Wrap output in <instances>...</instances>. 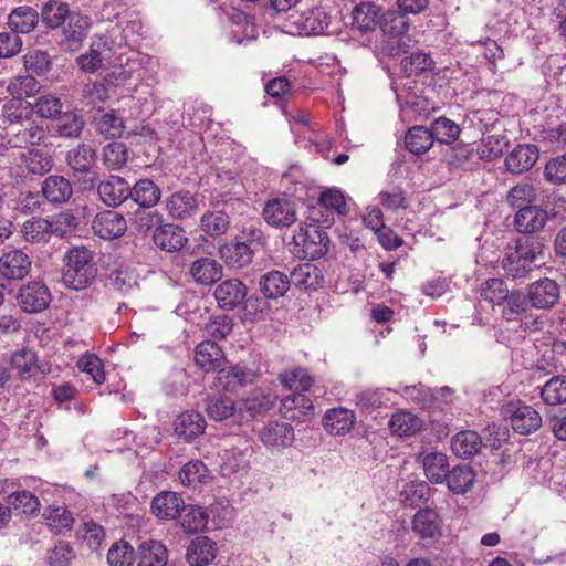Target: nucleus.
I'll return each mask as SVG.
<instances>
[{"label": "nucleus", "instance_id": "nucleus-1", "mask_svg": "<svg viewBox=\"0 0 566 566\" xmlns=\"http://www.w3.org/2000/svg\"><path fill=\"white\" fill-rule=\"evenodd\" d=\"M64 260L63 281L69 287L82 290L94 281L97 270L88 249L84 247L70 249Z\"/></svg>", "mask_w": 566, "mask_h": 566}, {"label": "nucleus", "instance_id": "nucleus-2", "mask_svg": "<svg viewBox=\"0 0 566 566\" xmlns=\"http://www.w3.org/2000/svg\"><path fill=\"white\" fill-rule=\"evenodd\" d=\"M289 32L300 35L334 34L338 22L323 7H315L302 12L292 13L286 23Z\"/></svg>", "mask_w": 566, "mask_h": 566}, {"label": "nucleus", "instance_id": "nucleus-3", "mask_svg": "<svg viewBox=\"0 0 566 566\" xmlns=\"http://www.w3.org/2000/svg\"><path fill=\"white\" fill-rule=\"evenodd\" d=\"M118 32V28H112L106 34L93 38L88 51L77 59L80 69L94 73L105 64H111L113 52L127 43V38L117 39Z\"/></svg>", "mask_w": 566, "mask_h": 566}, {"label": "nucleus", "instance_id": "nucleus-4", "mask_svg": "<svg viewBox=\"0 0 566 566\" xmlns=\"http://www.w3.org/2000/svg\"><path fill=\"white\" fill-rule=\"evenodd\" d=\"M329 238L317 224L301 223L290 242L292 253L300 259H319L328 251Z\"/></svg>", "mask_w": 566, "mask_h": 566}, {"label": "nucleus", "instance_id": "nucleus-5", "mask_svg": "<svg viewBox=\"0 0 566 566\" xmlns=\"http://www.w3.org/2000/svg\"><path fill=\"white\" fill-rule=\"evenodd\" d=\"M543 253V244L535 238L525 237L516 241L514 251L502 261L503 269L513 277L525 275L528 265Z\"/></svg>", "mask_w": 566, "mask_h": 566}, {"label": "nucleus", "instance_id": "nucleus-6", "mask_svg": "<svg viewBox=\"0 0 566 566\" xmlns=\"http://www.w3.org/2000/svg\"><path fill=\"white\" fill-rule=\"evenodd\" d=\"M18 168L21 176H44L53 168L50 153L41 148H29L19 154Z\"/></svg>", "mask_w": 566, "mask_h": 566}, {"label": "nucleus", "instance_id": "nucleus-7", "mask_svg": "<svg viewBox=\"0 0 566 566\" xmlns=\"http://www.w3.org/2000/svg\"><path fill=\"white\" fill-rule=\"evenodd\" d=\"M18 302L23 312L39 313L50 305L51 293L42 282H30L20 289Z\"/></svg>", "mask_w": 566, "mask_h": 566}, {"label": "nucleus", "instance_id": "nucleus-8", "mask_svg": "<svg viewBox=\"0 0 566 566\" xmlns=\"http://www.w3.org/2000/svg\"><path fill=\"white\" fill-rule=\"evenodd\" d=\"M262 216L266 223L274 228H289L297 220L294 202L281 198L269 200Z\"/></svg>", "mask_w": 566, "mask_h": 566}, {"label": "nucleus", "instance_id": "nucleus-9", "mask_svg": "<svg viewBox=\"0 0 566 566\" xmlns=\"http://www.w3.org/2000/svg\"><path fill=\"white\" fill-rule=\"evenodd\" d=\"M92 229L102 239H114L125 233L127 223L117 211L105 210L94 217Z\"/></svg>", "mask_w": 566, "mask_h": 566}, {"label": "nucleus", "instance_id": "nucleus-10", "mask_svg": "<svg viewBox=\"0 0 566 566\" xmlns=\"http://www.w3.org/2000/svg\"><path fill=\"white\" fill-rule=\"evenodd\" d=\"M262 443L271 450H280L290 447L294 441V429L287 422L273 421L261 431Z\"/></svg>", "mask_w": 566, "mask_h": 566}, {"label": "nucleus", "instance_id": "nucleus-11", "mask_svg": "<svg viewBox=\"0 0 566 566\" xmlns=\"http://www.w3.org/2000/svg\"><path fill=\"white\" fill-rule=\"evenodd\" d=\"M219 307L234 310L247 297V286L237 279L226 280L218 284L213 292Z\"/></svg>", "mask_w": 566, "mask_h": 566}, {"label": "nucleus", "instance_id": "nucleus-12", "mask_svg": "<svg viewBox=\"0 0 566 566\" xmlns=\"http://www.w3.org/2000/svg\"><path fill=\"white\" fill-rule=\"evenodd\" d=\"M442 520L432 509L419 510L412 518V531L421 539H437L441 535Z\"/></svg>", "mask_w": 566, "mask_h": 566}, {"label": "nucleus", "instance_id": "nucleus-13", "mask_svg": "<svg viewBox=\"0 0 566 566\" xmlns=\"http://www.w3.org/2000/svg\"><path fill=\"white\" fill-rule=\"evenodd\" d=\"M317 205L319 208L326 209V216L317 218L311 216V219L316 223H323L329 227L333 223V214H345L346 213V200L344 193L336 188H327L321 192Z\"/></svg>", "mask_w": 566, "mask_h": 566}, {"label": "nucleus", "instance_id": "nucleus-14", "mask_svg": "<svg viewBox=\"0 0 566 566\" xmlns=\"http://www.w3.org/2000/svg\"><path fill=\"white\" fill-rule=\"evenodd\" d=\"M527 297L534 307H552L559 298V286L551 279L538 280L530 285Z\"/></svg>", "mask_w": 566, "mask_h": 566}, {"label": "nucleus", "instance_id": "nucleus-15", "mask_svg": "<svg viewBox=\"0 0 566 566\" xmlns=\"http://www.w3.org/2000/svg\"><path fill=\"white\" fill-rule=\"evenodd\" d=\"M510 412L511 426L520 434H531L542 426L539 412L531 406L517 405Z\"/></svg>", "mask_w": 566, "mask_h": 566}, {"label": "nucleus", "instance_id": "nucleus-16", "mask_svg": "<svg viewBox=\"0 0 566 566\" xmlns=\"http://www.w3.org/2000/svg\"><path fill=\"white\" fill-rule=\"evenodd\" d=\"M30 269V258L20 250H10L0 258V273L7 279L21 280Z\"/></svg>", "mask_w": 566, "mask_h": 566}, {"label": "nucleus", "instance_id": "nucleus-17", "mask_svg": "<svg viewBox=\"0 0 566 566\" xmlns=\"http://www.w3.org/2000/svg\"><path fill=\"white\" fill-rule=\"evenodd\" d=\"M90 27L91 19L87 15L77 12L71 13L63 32V45L70 51L77 50L86 38Z\"/></svg>", "mask_w": 566, "mask_h": 566}, {"label": "nucleus", "instance_id": "nucleus-18", "mask_svg": "<svg viewBox=\"0 0 566 566\" xmlns=\"http://www.w3.org/2000/svg\"><path fill=\"white\" fill-rule=\"evenodd\" d=\"M196 365L205 373L218 371L226 364V358L216 342H202L196 347Z\"/></svg>", "mask_w": 566, "mask_h": 566}, {"label": "nucleus", "instance_id": "nucleus-19", "mask_svg": "<svg viewBox=\"0 0 566 566\" xmlns=\"http://www.w3.org/2000/svg\"><path fill=\"white\" fill-rule=\"evenodd\" d=\"M217 545L207 536L192 539L187 548L186 559L190 566H208L217 556Z\"/></svg>", "mask_w": 566, "mask_h": 566}, {"label": "nucleus", "instance_id": "nucleus-20", "mask_svg": "<svg viewBox=\"0 0 566 566\" xmlns=\"http://www.w3.org/2000/svg\"><path fill=\"white\" fill-rule=\"evenodd\" d=\"M537 159L538 149L535 145H518L506 156L505 166L512 174H522L531 169Z\"/></svg>", "mask_w": 566, "mask_h": 566}, {"label": "nucleus", "instance_id": "nucleus-21", "mask_svg": "<svg viewBox=\"0 0 566 566\" xmlns=\"http://www.w3.org/2000/svg\"><path fill=\"white\" fill-rule=\"evenodd\" d=\"M101 200L107 206H119L129 197V185L119 176H109L97 188Z\"/></svg>", "mask_w": 566, "mask_h": 566}, {"label": "nucleus", "instance_id": "nucleus-22", "mask_svg": "<svg viewBox=\"0 0 566 566\" xmlns=\"http://www.w3.org/2000/svg\"><path fill=\"white\" fill-rule=\"evenodd\" d=\"M153 240L158 248L167 252L179 251L187 242L185 231L171 223L157 227Z\"/></svg>", "mask_w": 566, "mask_h": 566}, {"label": "nucleus", "instance_id": "nucleus-23", "mask_svg": "<svg viewBox=\"0 0 566 566\" xmlns=\"http://www.w3.org/2000/svg\"><path fill=\"white\" fill-rule=\"evenodd\" d=\"M252 374L241 366H231L226 368L224 365L217 371L213 381V388L217 390L233 391L240 386L251 381Z\"/></svg>", "mask_w": 566, "mask_h": 566}, {"label": "nucleus", "instance_id": "nucleus-24", "mask_svg": "<svg viewBox=\"0 0 566 566\" xmlns=\"http://www.w3.org/2000/svg\"><path fill=\"white\" fill-rule=\"evenodd\" d=\"M355 422L356 416L354 411L343 407L329 409L323 417L324 428L334 436L349 432Z\"/></svg>", "mask_w": 566, "mask_h": 566}, {"label": "nucleus", "instance_id": "nucleus-25", "mask_svg": "<svg viewBox=\"0 0 566 566\" xmlns=\"http://www.w3.org/2000/svg\"><path fill=\"white\" fill-rule=\"evenodd\" d=\"M184 500L175 492L164 491L151 501L153 513L161 520H174L184 507Z\"/></svg>", "mask_w": 566, "mask_h": 566}, {"label": "nucleus", "instance_id": "nucleus-26", "mask_svg": "<svg viewBox=\"0 0 566 566\" xmlns=\"http://www.w3.org/2000/svg\"><path fill=\"white\" fill-rule=\"evenodd\" d=\"M547 221L545 210L534 206L522 207L514 220V224L518 232L535 233L544 228Z\"/></svg>", "mask_w": 566, "mask_h": 566}, {"label": "nucleus", "instance_id": "nucleus-27", "mask_svg": "<svg viewBox=\"0 0 566 566\" xmlns=\"http://www.w3.org/2000/svg\"><path fill=\"white\" fill-rule=\"evenodd\" d=\"M41 191L49 202L55 205L67 202L73 195L70 181L56 175L49 176L43 180Z\"/></svg>", "mask_w": 566, "mask_h": 566}, {"label": "nucleus", "instance_id": "nucleus-28", "mask_svg": "<svg viewBox=\"0 0 566 566\" xmlns=\"http://www.w3.org/2000/svg\"><path fill=\"white\" fill-rule=\"evenodd\" d=\"M166 209L174 219H185L198 210L197 198L189 191H177L166 200Z\"/></svg>", "mask_w": 566, "mask_h": 566}, {"label": "nucleus", "instance_id": "nucleus-29", "mask_svg": "<svg viewBox=\"0 0 566 566\" xmlns=\"http://www.w3.org/2000/svg\"><path fill=\"white\" fill-rule=\"evenodd\" d=\"M280 411L286 419L302 421L312 415L313 402L302 394L290 395L281 400Z\"/></svg>", "mask_w": 566, "mask_h": 566}, {"label": "nucleus", "instance_id": "nucleus-30", "mask_svg": "<svg viewBox=\"0 0 566 566\" xmlns=\"http://www.w3.org/2000/svg\"><path fill=\"white\" fill-rule=\"evenodd\" d=\"M353 25L360 31H373L380 24L381 8L375 3L363 2L353 10Z\"/></svg>", "mask_w": 566, "mask_h": 566}, {"label": "nucleus", "instance_id": "nucleus-31", "mask_svg": "<svg viewBox=\"0 0 566 566\" xmlns=\"http://www.w3.org/2000/svg\"><path fill=\"white\" fill-rule=\"evenodd\" d=\"M388 424L391 433L405 437L419 432L423 427V420L410 411L400 410L391 416Z\"/></svg>", "mask_w": 566, "mask_h": 566}, {"label": "nucleus", "instance_id": "nucleus-32", "mask_svg": "<svg viewBox=\"0 0 566 566\" xmlns=\"http://www.w3.org/2000/svg\"><path fill=\"white\" fill-rule=\"evenodd\" d=\"M137 566H165L168 553L159 541L148 539L138 547Z\"/></svg>", "mask_w": 566, "mask_h": 566}, {"label": "nucleus", "instance_id": "nucleus-33", "mask_svg": "<svg viewBox=\"0 0 566 566\" xmlns=\"http://www.w3.org/2000/svg\"><path fill=\"white\" fill-rule=\"evenodd\" d=\"M206 421L196 411H186L178 416L175 421V432L187 440L193 439L203 433Z\"/></svg>", "mask_w": 566, "mask_h": 566}, {"label": "nucleus", "instance_id": "nucleus-34", "mask_svg": "<svg viewBox=\"0 0 566 566\" xmlns=\"http://www.w3.org/2000/svg\"><path fill=\"white\" fill-rule=\"evenodd\" d=\"M42 516L48 527L55 534L70 531L74 524L73 514L62 505H50L45 507Z\"/></svg>", "mask_w": 566, "mask_h": 566}, {"label": "nucleus", "instance_id": "nucleus-35", "mask_svg": "<svg viewBox=\"0 0 566 566\" xmlns=\"http://www.w3.org/2000/svg\"><path fill=\"white\" fill-rule=\"evenodd\" d=\"M427 479L434 484L442 483L449 474L448 458L442 452H430L422 459Z\"/></svg>", "mask_w": 566, "mask_h": 566}, {"label": "nucleus", "instance_id": "nucleus-36", "mask_svg": "<svg viewBox=\"0 0 566 566\" xmlns=\"http://www.w3.org/2000/svg\"><path fill=\"white\" fill-rule=\"evenodd\" d=\"M220 255L232 268H243L252 261V250L247 242L232 241L220 249Z\"/></svg>", "mask_w": 566, "mask_h": 566}, {"label": "nucleus", "instance_id": "nucleus-37", "mask_svg": "<svg viewBox=\"0 0 566 566\" xmlns=\"http://www.w3.org/2000/svg\"><path fill=\"white\" fill-rule=\"evenodd\" d=\"M322 282V271L312 263L300 264L291 272V283L304 290H316Z\"/></svg>", "mask_w": 566, "mask_h": 566}, {"label": "nucleus", "instance_id": "nucleus-38", "mask_svg": "<svg viewBox=\"0 0 566 566\" xmlns=\"http://www.w3.org/2000/svg\"><path fill=\"white\" fill-rule=\"evenodd\" d=\"M482 446L480 436L472 430L460 431L451 441V449L459 458H470L475 455Z\"/></svg>", "mask_w": 566, "mask_h": 566}, {"label": "nucleus", "instance_id": "nucleus-39", "mask_svg": "<svg viewBox=\"0 0 566 566\" xmlns=\"http://www.w3.org/2000/svg\"><path fill=\"white\" fill-rule=\"evenodd\" d=\"M190 273L196 282L208 285L221 279L222 268L213 259L201 258L192 263Z\"/></svg>", "mask_w": 566, "mask_h": 566}, {"label": "nucleus", "instance_id": "nucleus-40", "mask_svg": "<svg viewBox=\"0 0 566 566\" xmlns=\"http://www.w3.org/2000/svg\"><path fill=\"white\" fill-rule=\"evenodd\" d=\"M38 12L28 6L14 9L8 19V24L14 33H29L38 24Z\"/></svg>", "mask_w": 566, "mask_h": 566}, {"label": "nucleus", "instance_id": "nucleus-41", "mask_svg": "<svg viewBox=\"0 0 566 566\" xmlns=\"http://www.w3.org/2000/svg\"><path fill=\"white\" fill-rule=\"evenodd\" d=\"M160 189L154 181L142 179L129 188V197L143 208L155 206L160 199Z\"/></svg>", "mask_w": 566, "mask_h": 566}, {"label": "nucleus", "instance_id": "nucleus-42", "mask_svg": "<svg viewBox=\"0 0 566 566\" xmlns=\"http://www.w3.org/2000/svg\"><path fill=\"white\" fill-rule=\"evenodd\" d=\"M290 284L291 279L284 273L271 271L260 281V290L266 298H277L287 292Z\"/></svg>", "mask_w": 566, "mask_h": 566}, {"label": "nucleus", "instance_id": "nucleus-43", "mask_svg": "<svg viewBox=\"0 0 566 566\" xmlns=\"http://www.w3.org/2000/svg\"><path fill=\"white\" fill-rule=\"evenodd\" d=\"M565 346L563 340H554L545 345L536 359V368L545 374H552L560 364V356H564Z\"/></svg>", "mask_w": 566, "mask_h": 566}, {"label": "nucleus", "instance_id": "nucleus-44", "mask_svg": "<svg viewBox=\"0 0 566 566\" xmlns=\"http://www.w3.org/2000/svg\"><path fill=\"white\" fill-rule=\"evenodd\" d=\"M10 365L21 378H31L39 369L36 353L30 348L19 349L12 354Z\"/></svg>", "mask_w": 566, "mask_h": 566}, {"label": "nucleus", "instance_id": "nucleus-45", "mask_svg": "<svg viewBox=\"0 0 566 566\" xmlns=\"http://www.w3.org/2000/svg\"><path fill=\"white\" fill-rule=\"evenodd\" d=\"M431 130L423 126L411 127L405 136L406 148L416 155L424 154L433 145Z\"/></svg>", "mask_w": 566, "mask_h": 566}, {"label": "nucleus", "instance_id": "nucleus-46", "mask_svg": "<svg viewBox=\"0 0 566 566\" xmlns=\"http://www.w3.org/2000/svg\"><path fill=\"white\" fill-rule=\"evenodd\" d=\"M20 233L29 243H46L51 238L49 219L31 218L21 226Z\"/></svg>", "mask_w": 566, "mask_h": 566}, {"label": "nucleus", "instance_id": "nucleus-47", "mask_svg": "<svg viewBox=\"0 0 566 566\" xmlns=\"http://www.w3.org/2000/svg\"><path fill=\"white\" fill-rule=\"evenodd\" d=\"M205 409L210 419L223 421L233 416L235 403L228 396H210L205 400Z\"/></svg>", "mask_w": 566, "mask_h": 566}, {"label": "nucleus", "instance_id": "nucleus-48", "mask_svg": "<svg viewBox=\"0 0 566 566\" xmlns=\"http://www.w3.org/2000/svg\"><path fill=\"white\" fill-rule=\"evenodd\" d=\"M379 28L392 38L402 36L409 30V21L400 11L388 10L382 12Z\"/></svg>", "mask_w": 566, "mask_h": 566}, {"label": "nucleus", "instance_id": "nucleus-49", "mask_svg": "<svg viewBox=\"0 0 566 566\" xmlns=\"http://www.w3.org/2000/svg\"><path fill=\"white\" fill-rule=\"evenodd\" d=\"M66 160L74 171L87 172L94 164L95 150L90 145H78L67 153Z\"/></svg>", "mask_w": 566, "mask_h": 566}, {"label": "nucleus", "instance_id": "nucleus-50", "mask_svg": "<svg viewBox=\"0 0 566 566\" xmlns=\"http://www.w3.org/2000/svg\"><path fill=\"white\" fill-rule=\"evenodd\" d=\"M446 480L450 491L462 494L473 485L475 474L469 465H459L449 472Z\"/></svg>", "mask_w": 566, "mask_h": 566}, {"label": "nucleus", "instance_id": "nucleus-51", "mask_svg": "<svg viewBox=\"0 0 566 566\" xmlns=\"http://www.w3.org/2000/svg\"><path fill=\"white\" fill-rule=\"evenodd\" d=\"M541 397L546 405L557 406L566 402V376L551 378L542 388Z\"/></svg>", "mask_w": 566, "mask_h": 566}, {"label": "nucleus", "instance_id": "nucleus-52", "mask_svg": "<svg viewBox=\"0 0 566 566\" xmlns=\"http://www.w3.org/2000/svg\"><path fill=\"white\" fill-rule=\"evenodd\" d=\"M230 218L223 211H208L200 219L201 230L210 237H218L227 232Z\"/></svg>", "mask_w": 566, "mask_h": 566}, {"label": "nucleus", "instance_id": "nucleus-53", "mask_svg": "<svg viewBox=\"0 0 566 566\" xmlns=\"http://www.w3.org/2000/svg\"><path fill=\"white\" fill-rule=\"evenodd\" d=\"M10 505L27 515H35L39 513L41 503L36 495L27 490L11 493L8 496Z\"/></svg>", "mask_w": 566, "mask_h": 566}, {"label": "nucleus", "instance_id": "nucleus-54", "mask_svg": "<svg viewBox=\"0 0 566 566\" xmlns=\"http://www.w3.org/2000/svg\"><path fill=\"white\" fill-rule=\"evenodd\" d=\"M66 17H70L69 6L64 2L51 0L42 9L43 22L51 29L61 27Z\"/></svg>", "mask_w": 566, "mask_h": 566}, {"label": "nucleus", "instance_id": "nucleus-55", "mask_svg": "<svg viewBox=\"0 0 566 566\" xmlns=\"http://www.w3.org/2000/svg\"><path fill=\"white\" fill-rule=\"evenodd\" d=\"M280 380L286 389L295 391H306L313 385V378L302 368H294L280 374Z\"/></svg>", "mask_w": 566, "mask_h": 566}, {"label": "nucleus", "instance_id": "nucleus-56", "mask_svg": "<svg viewBox=\"0 0 566 566\" xmlns=\"http://www.w3.org/2000/svg\"><path fill=\"white\" fill-rule=\"evenodd\" d=\"M431 134L434 140L442 144L453 143L460 135V127L447 117H439L431 124Z\"/></svg>", "mask_w": 566, "mask_h": 566}, {"label": "nucleus", "instance_id": "nucleus-57", "mask_svg": "<svg viewBox=\"0 0 566 566\" xmlns=\"http://www.w3.org/2000/svg\"><path fill=\"white\" fill-rule=\"evenodd\" d=\"M33 108L30 103L24 102L22 98H11L4 103L2 107L3 117L10 124H19L28 119L32 114Z\"/></svg>", "mask_w": 566, "mask_h": 566}, {"label": "nucleus", "instance_id": "nucleus-58", "mask_svg": "<svg viewBox=\"0 0 566 566\" xmlns=\"http://www.w3.org/2000/svg\"><path fill=\"white\" fill-rule=\"evenodd\" d=\"M208 478L209 470L199 460L186 463L179 472V479L181 483L188 486H195L198 483H205Z\"/></svg>", "mask_w": 566, "mask_h": 566}, {"label": "nucleus", "instance_id": "nucleus-59", "mask_svg": "<svg viewBox=\"0 0 566 566\" xmlns=\"http://www.w3.org/2000/svg\"><path fill=\"white\" fill-rule=\"evenodd\" d=\"M185 514L181 517V526L188 533L202 531L208 523V514L200 506H185L182 507Z\"/></svg>", "mask_w": 566, "mask_h": 566}, {"label": "nucleus", "instance_id": "nucleus-60", "mask_svg": "<svg viewBox=\"0 0 566 566\" xmlns=\"http://www.w3.org/2000/svg\"><path fill=\"white\" fill-rule=\"evenodd\" d=\"M135 560V551L133 546L119 541L114 543L107 553V562L109 566H132Z\"/></svg>", "mask_w": 566, "mask_h": 566}, {"label": "nucleus", "instance_id": "nucleus-61", "mask_svg": "<svg viewBox=\"0 0 566 566\" xmlns=\"http://www.w3.org/2000/svg\"><path fill=\"white\" fill-rule=\"evenodd\" d=\"M103 160L111 170L123 168L128 160V149L123 143L114 142L105 146Z\"/></svg>", "mask_w": 566, "mask_h": 566}, {"label": "nucleus", "instance_id": "nucleus-62", "mask_svg": "<svg viewBox=\"0 0 566 566\" xmlns=\"http://www.w3.org/2000/svg\"><path fill=\"white\" fill-rule=\"evenodd\" d=\"M39 82L30 75L15 76L9 82L7 86V91L15 98L33 96L39 92Z\"/></svg>", "mask_w": 566, "mask_h": 566}, {"label": "nucleus", "instance_id": "nucleus-63", "mask_svg": "<svg viewBox=\"0 0 566 566\" xmlns=\"http://www.w3.org/2000/svg\"><path fill=\"white\" fill-rule=\"evenodd\" d=\"M389 389H366L356 395V403L365 409H375L386 406L389 401Z\"/></svg>", "mask_w": 566, "mask_h": 566}, {"label": "nucleus", "instance_id": "nucleus-64", "mask_svg": "<svg viewBox=\"0 0 566 566\" xmlns=\"http://www.w3.org/2000/svg\"><path fill=\"white\" fill-rule=\"evenodd\" d=\"M77 227V220L72 211L66 210L54 214L49 219L50 233L56 237H64Z\"/></svg>", "mask_w": 566, "mask_h": 566}]
</instances>
